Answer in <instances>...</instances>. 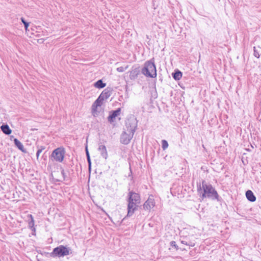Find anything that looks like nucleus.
Here are the masks:
<instances>
[{"label": "nucleus", "mask_w": 261, "mask_h": 261, "mask_svg": "<svg viewBox=\"0 0 261 261\" xmlns=\"http://www.w3.org/2000/svg\"><path fill=\"white\" fill-rule=\"evenodd\" d=\"M138 75V72L135 71H130V76L131 79H135L136 76Z\"/></svg>", "instance_id": "a211bd4d"}, {"label": "nucleus", "mask_w": 261, "mask_h": 261, "mask_svg": "<svg viewBox=\"0 0 261 261\" xmlns=\"http://www.w3.org/2000/svg\"><path fill=\"white\" fill-rule=\"evenodd\" d=\"M21 20L22 22V23L24 24V27H25V29L27 31L28 30V29L29 26V23L28 22H27L26 21H25V20H24L23 18H21Z\"/></svg>", "instance_id": "aec40b11"}, {"label": "nucleus", "mask_w": 261, "mask_h": 261, "mask_svg": "<svg viewBox=\"0 0 261 261\" xmlns=\"http://www.w3.org/2000/svg\"><path fill=\"white\" fill-rule=\"evenodd\" d=\"M203 190L202 199L208 198L212 199H218V194L215 189L211 185H207L204 181L202 182V187L198 189V191Z\"/></svg>", "instance_id": "f03ea898"}, {"label": "nucleus", "mask_w": 261, "mask_h": 261, "mask_svg": "<svg viewBox=\"0 0 261 261\" xmlns=\"http://www.w3.org/2000/svg\"><path fill=\"white\" fill-rule=\"evenodd\" d=\"M70 254V249L64 245H60L55 248L50 253V256L53 257H61L68 255Z\"/></svg>", "instance_id": "20e7f679"}, {"label": "nucleus", "mask_w": 261, "mask_h": 261, "mask_svg": "<svg viewBox=\"0 0 261 261\" xmlns=\"http://www.w3.org/2000/svg\"><path fill=\"white\" fill-rule=\"evenodd\" d=\"M14 143L15 145L18 148L19 150L22 151L23 152H25V150L22 144L17 139H14Z\"/></svg>", "instance_id": "f8f14e48"}, {"label": "nucleus", "mask_w": 261, "mask_h": 261, "mask_svg": "<svg viewBox=\"0 0 261 261\" xmlns=\"http://www.w3.org/2000/svg\"><path fill=\"white\" fill-rule=\"evenodd\" d=\"M126 129L125 131L128 134L132 132L133 136H134L137 128V123L135 121H128L126 124Z\"/></svg>", "instance_id": "1a4fd4ad"}, {"label": "nucleus", "mask_w": 261, "mask_h": 261, "mask_svg": "<svg viewBox=\"0 0 261 261\" xmlns=\"http://www.w3.org/2000/svg\"><path fill=\"white\" fill-rule=\"evenodd\" d=\"M117 70L119 72H123L124 71V68L122 67H120L117 68Z\"/></svg>", "instance_id": "4be33fe9"}, {"label": "nucleus", "mask_w": 261, "mask_h": 261, "mask_svg": "<svg viewBox=\"0 0 261 261\" xmlns=\"http://www.w3.org/2000/svg\"><path fill=\"white\" fill-rule=\"evenodd\" d=\"M133 137V136L132 133L128 134L126 131H124L121 136V142L124 144H127L129 143Z\"/></svg>", "instance_id": "6e6552de"}, {"label": "nucleus", "mask_w": 261, "mask_h": 261, "mask_svg": "<svg viewBox=\"0 0 261 261\" xmlns=\"http://www.w3.org/2000/svg\"><path fill=\"white\" fill-rule=\"evenodd\" d=\"M65 154V149L63 147L55 149L51 154V158L54 161L61 163L63 161Z\"/></svg>", "instance_id": "39448f33"}, {"label": "nucleus", "mask_w": 261, "mask_h": 261, "mask_svg": "<svg viewBox=\"0 0 261 261\" xmlns=\"http://www.w3.org/2000/svg\"><path fill=\"white\" fill-rule=\"evenodd\" d=\"M170 245H171V247L174 248L176 250H178V247L176 245V242L175 241L171 242Z\"/></svg>", "instance_id": "6ab92c4d"}, {"label": "nucleus", "mask_w": 261, "mask_h": 261, "mask_svg": "<svg viewBox=\"0 0 261 261\" xmlns=\"http://www.w3.org/2000/svg\"><path fill=\"white\" fill-rule=\"evenodd\" d=\"M28 217L30 218L31 219V222L29 223V225L31 226H33L34 225V218H33V217L32 215H29L28 216Z\"/></svg>", "instance_id": "f3484780"}, {"label": "nucleus", "mask_w": 261, "mask_h": 261, "mask_svg": "<svg viewBox=\"0 0 261 261\" xmlns=\"http://www.w3.org/2000/svg\"><path fill=\"white\" fill-rule=\"evenodd\" d=\"M94 86L97 89H101L106 86V84L103 83L101 80H99L94 83Z\"/></svg>", "instance_id": "4468645a"}, {"label": "nucleus", "mask_w": 261, "mask_h": 261, "mask_svg": "<svg viewBox=\"0 0 261 261\" xmlns=\"http://www.w3.org/2000/svg\"><path fill=\"white\" fill-rule=\"evenodd\" d=\"M120 108H118L116 110L113 111L108 117V120L109 121V122L110 123L115 125L114 122H115L116 119L120 115Z\"/></svg>", "instance_id": "0eeeda50"}, {"label": "nucleus", "mask_w": 261, "mask_h": 261, "mask_svg": "<svg viewBox=\"0 0 261 261\" xmlns=\"http://www.w3.org/2000/svg\"><path fill=\"white\" fill-rule=\"evenodd\" d=\"M162 148L164 150L166 149L168 146V142L166 140H162Z\"/></svg>", "instance_id": "dca6fc26"}, {"label": "nucleus", "mask_w": 261, "mask_h": 261, "mask_svg": "<svg viewBox=\"0 0 261 261\" xmlns=\"http://www.w3.org/2000/svg\"><path fill=\"white\" fill-rule=\"evenodd\" d=\"M102 104V100L100 99V97H99L94 102L92 105V111L93 113L96 112L97 109L98 107H100Z\"/></svg>", "instance_id": "9d476101"}, {"label": "nucleus", "mask_w": 261, "mask_h": 261, "mask_svg": "<svg viewBox=\"0 0 261 261\" xmlns=\"http://www.w3.org/2000/svg\"><path fill=\"white\" fill-rule=\"evenodd\" d=\"M246 196L248 200L254 202L256 200V197L251 190H248L246 193Z\"/></svg>", "instance_id": "9b49d317"}, {"label": "nucleus", "mask_w": 261, "mask_h": 261, "mask_svg": "<svg viewBox=\"0 0 261 261\" xmlns=\"http://www.w3.org/2000/svg\"><path fill=\"white\" fill-rule=\"evenodd\" d=\"M155 206V200L152 195H150L143 204V208L147 211H150Z\"/></svg>", "instance_id": "423d86ee"}, {"label": "nucleus", "mask_w": 261, "mask_h": 261, "mask_svg": "<svg viewBox=\"0 0 261 261\" xmlns=\"http://www.w3.org/2000/svg\"><path fill=\"white\" fill-rule=\"evenodd\" d=\"M142 73L147 77L155 78L156 76V69L154 60L146 62L142 70Z\"/></svg>", "instance_id": "7ed1b4c3"}, {"label": "nucleus", "mask_w": 261, "mask_h": 261, "mask_svg": "<svg viewBox=\"0 0 261 261\" xmlns=\"http://www.w3.org/2000/svg\"><path fill=\"white\" fill-rule=\"evenodd\" d=\"M1 128L3 132L6 135H10L12 132L11 129L8 125H3L1 126Z\"/></svg>", "instance_id": "ddd939ff"}, {"label": "nucleus", "mask_w": 261, "mask_h": 261, "mask_svg": "<svg viewBox=\"0 0 261 261\" xmlns=\"http://www.w3.org/2000/svg\"><path fill=\"white\" fill-rule=\"evenodd\" d=\"M128 196L127 215L131 216L137 209L139 204H140L141 198L139 194L132 191L129 192Z\"/></svg>", "instance_id": "f257e3e1"}, {"label": "nucleus", "mask_w": 261, "mask_h": 261, "mask_svg": "<svg viewBox=\"0 0 261 261\" xmlns=\"http://www.w3.org/2000/svg\"><path fill=\"white\" fill-rule=\"evenodd\" d=\"M173 77L175 80H179L182 77V73L180 71H176L173 74Z\"/></svg>", "instance_id": "2eb2a0df"}, {"label": "nucleus", "mask_w": 261, "mask_h": 261, "mask_svg": "<svg viewBox=\"0 0 261 261\" xmlns=\"http://www.w3.org/2000/svg\"><path fill=\"white\" fill-rule=\"evenodd\" d=\"M44 148L42 149H39L38 150L37 152V153H36V156H37V159H38L39 155H40V154L42 152V150Z\"/></svg>", "instance_id": "412c9836"}, {"label": "nucleus", "mask_w": 261, "mask_h": 261, "mask_svg": "<svg viewBox=\"0 0 261 261\" xmlns=\"http://www.w3.org/2000/svg\"><path fill=\"white\" fill-rule=\"evenodd\" d=\"M103 148L105 149H106V147H105V146H103Z\"/></svg>", "instance_id": "5701e85b"}]
</instances>
